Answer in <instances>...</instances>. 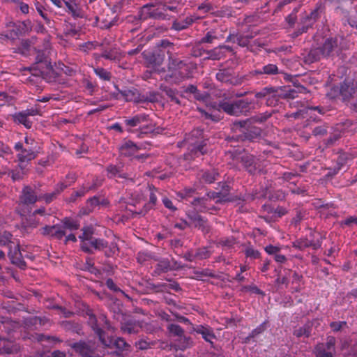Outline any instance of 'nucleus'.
Wrapping results in <instances>:
<instances>
[{"mask_svg": "<svg viewBox=\"0 0 357 357\" xmlns=\"http://www.w3.org/2000/svg\"><path fill=\"white\" fill-rule=\"evenodd\" d=\"M192 331L201 335L205 342L209 343L211 347H214L213 340L216 339V335L212 327L208 325H197L192 327Z\"/></svg>", "mask_w": 357, "mask_h": 357, "instance_id": "f8f14e48", "label": "nucleus"}, {"mask_svg": "<svg viewBox=\"0 0 357 357\" xmlns=\"http://www.w3.org/2000/svg\"><path fill=\"white\" fill-rule=\"evenodd\" d=\"M267 327L268 321H264L262 324L251 331V336H255V337H257L260 334L263 333L267 329Z\"/></svg>", "mask_w": 357, "mask_h": 357, "instance_id": "338daca9", "label": "nucleus"}, {"mask_svg": "<svg viewBox=\"0 0 357 357\" xmlns=\"http://www.w3.org/2000/svg\"><path fill=\"white\" fill-rule=\"evenodd\" d=\"M107 176L109 178H113L116 176L119 178H128L127 174H121L120 168L114 165H109L106 168Z\"/></svg>", "mask_w": 357, "mask_h": 357, "instance_id": "ea45409f", "label": "nucleus"}, {"mask_svg": "<svg viewBox=\"0 0 357 357\" xmlns=\"http://www.w3.org/2000/svg\"><path fill=\"white\" fill-rule=\"evenodd\" d=\"M159 343V340H151L147 337H142L135 342V346L138 350H147L155 347Z\"/></svg>", "mask_w": 357, "mask_h": 357, "instance_id": "a878e982", "label": "nucleus"}, {"mask_svg": "<svg viewBox=\"0 0 357 357\" xmlns=\"http://www.w3.org/2000/svg\"><path fill=\"white\" fill-rule=\"evenodd\" d=\"M36 153L31 149H23L17 154V159L20 165H24L36 158Z\"/></svg>", "mask_w": 357, "mask_h": 357, "instance_id": "473e14b6", "label": "nucleus"}, {"mask_svg": "<svg viewBox=\"0 0 357 357\" xmlns=\"http://www.w3.org/2000/svg\"><path fill=\"white\" fill-rule=\"evenodd\" d=\"M158 264H156L153 273V275L158 276L162 273H167L172 271L178 270L183 268L181 262H178L174 259L169 260L167 258L158 259Z\"/></svg>", "mask_w": 357, "mask_h": 357, "instance_id": "423d86ee", "label": "nucleus"}, {"mask_svg": "<svg viewBox=\"0 0 357 357\" xmlns=\"http://www.w3.org/2000/svg\"><path fill=\"white\" fill-rule=\"evenodd\" d=\"M149 191H150L149 201V203L147 204V205L145 206V207H146L148 209H151L153 207H154L156 205L157 201H158V198H157V195H156L157 189L155 188H154L153 186H152V187L150 186Z\"/></svg>", "mask_w": 357, "mask_h": 357, "instance_id": "5fc2aeb1", "label": "nucleus"}, {"mask_svg": "<svg viewBox=\"0 0 357 357\" xmlns=\"http://www.w3.org/2000/svg\"><path fill=\"white\" fill-rule=\"evenodd\" d=\"M218 175V173L214 169L206 171L202 170L198 174V176L201 181L209 184L215 182V181L217 180Z\"/></svg>", "mask_w": 357, "mask_h": 357, "instance_id": "bb28decb", "label": "nucleus"}, {"mask_svg": "<svg viewBox=\"0 0 357 357\" xmlns=\"http://www.w3.org/2000/svg\"><path fill=\"white\" fill-rule=\"evenodd\" d=\"M90 245L93 247V249L102 251L104 247H107V241L103 238H93L90 242Z\"/></svg>", "mask_w": 357, "mask_h": 357, "instance_id": "864d4df0", "label": "nucleus"}, {"mask_svg": "<svg viewBox=\"0 0 357 357\" xmlns=\"http://www.w3.org/2000/svg\"><path fill=\"white\" fill-rule=\"evenodd\" d=\"M87 315L89 316V324L94 333L98 336L100 341L105 346L109 347L112 344L120 350H127L130 345L123 337H117L114 340L112 339H105V333L100 327L103 324L102 326L107 329H110L111 326L109 321L107 320L105 314H100L98 318L91 312V310L87 311Z\"/></svg>", "mask_w": 357, "mask_h": 357, "instance_id": "f257e3e1", "label": "nucleus"}, {"mask_svg": "<svg viewBox=\"0 0 357 357\" xmlns=\"http://www.w3.org/2000/svg\"><path fill=\"white\" fill-rule=\"evenodd\" d=\"M153 8L154 5L153 4H146L144 6L141 8V10L139 14V19L142 20H146L148 18H150Z\"/></svg>", "mask_w": 357, "mask_h": 357, "instance_id": "603ef678", "label": "nucleus"}, {"mask_svg": "<svg viewBox=\"0 0 357 357\" xmlns=\"http://www.w3.org/2000/svg\"><path fill=\"white\" fill-rule=\"evenodd\" d=\"M63 226L65 228L69 229L70 230H77L79 227V223L77 220L65 218L63 220Z\"/></svg>", "mask_w": 357, "mask_h": 357, "instance_id": "052dcab7", "label": "nucleus"}, {"mask_svg": "<svg viewBox=\"0 0 357 357\" xmlns=\"http://www.w3.org/2000/svg\"><path fill=\"white\" fill-rule=\"evenodd\" d=\"M255 74L276 75L279 73L278 68L274 64H268L264 66L261 70L255 71Z\"/></svg>", "mask_w": 357, "mask_h": 357, "instance_id": "49530a36", "label": "nucleus"}, {"mask_svg": "<svg viewBox=\"0 0 357 357\" xmlns=\"http://www.w3.org/2000/svg\"><path fill=\"white\" fill-rule=\"evenodd\" d=\"M60 326L66 331H70L77 334H80L82 331V325L73 321H62Z\"/></svg>", "mask_w": 357, "mask_h": 357, "instance_id": "2f4dec72", "label": "nucleus"}, {"mask_svg": "<svg viewBox=\"0 0 357 357\" xmlns=\"http://www.w3.org/2000/svg\"><path fill=\"white\" fill-rule=\"evenodd\" d=\"M292 273V271L291 269L284 268L283 270V273H279L275 280V282L277 284H284L286 287L288 286L289 282V278H291V275Z\"/></svg>", "mask_w": 357, "mask_h": 357, "instance_id": "58836bf2", "label": "nucleus"}, {"mask_svg": "<svg viewBox=\"0 0 357 357\" xmlns=\"http://www.w3.org/2000/svg\"><path fill=\"white\" fill-rule=\"evenodd\" d=\"M40 195H37L35 190L30 186L26 185L22 188L20 197V204L23 205H33L40 201Z\"/></svg>", "mask_w": 357, "mask_h": 357, "instance_id": "ddd939ff", "label": "nucleus"}, {"mask_svg": "<svg viewBox=\"0 0 357 357\" xmlns=\"http://www.w3.org/2000/svg\"><path fill=\"white\" fill-rule=\"evenodd\" d=\"M58 195L59 194L55 190H54L52 192L50 193L40 195V200H44L46 204H50L52 201H54L57 197Z\"/></svg>", "mask_w": 357, "mask_h": 357, "instance_id": "774afa93", "label": "nucleus"}, {"mask_svg": "<svg viewBox=\"0 0 357 357\" xmlns=\"http://www.w3.org/2000/svg\"><path fill=\"white\" fill-rule=\"evenodd\" d=\"M321 57V50L319 48L312 49L306 53L301 54L300 59L305 64H311L318 61Z\"/></svg>", "mask_w": 357, "mask_h": 357, "instance_id": "412c9836", "label": "nucleus"}, {"mask_svg": "<svg viewBox=\"0 0 357 357\" xmlns=\"http://www.w3.org/2000/svg\"><path fill=\"white\" fill-rule=\"evenodd\" d=\"M233 160L236 162H241L244 168L250 174H255L260 173L262 171V166L259 159L254 155L248 153L243 155H233Z\"/></svg>", "mask_w": 357, "mask_h": 357, "instance_id": "20e7f679", "label": "nucleus"}, {"mask_svg": "<svg viewBox=\"0 0 357 357\" xmlns=\"http://www.w3.org/2000/svg\"><path fill=\"white\" fill-rule=\"evenodd\" d=\"M269 115L257 116L245 121H235L231 127V130L234 132H241L242 134H259V129L255 126V123L265 121Z\"/></svg>", "mask_w": 357, "mask_h": 357, "instance_id": "7ed1b4c3", "label": "nucleus"}, {"mask_svg": "<svg viewBox=\"0 0 357 357\" xmlns=\"http://www.w3.org/2000/svg\"><path fill=\"white\" fill-rule=\"evenodd\" d=\"M337 40L336 38H328L325 40L323 46L319 48L321 55L324 56H332L335 52L338 51Z\"/></svg>", "mask_w": 357, "mask_h": 357, "instance_id": "f3484780", "label": "nucleus"}, {"mask_svg": "<svg viewBox=\"0 0 357 357\" xmlns=\"http://www.w3.org/2000/svg\"><path fill=\"white\" fill-rule=\"evenodd\" d=\"M167 16V13H164L163 10L162 9L161 5L157 8H153L151 12V15L150 18H153L154 20H165Z\"/></svg>", "mask_w": 357, "mask_h": 357, "instance_id": "4d7b16f0", "label": "nucleus"}, {"mask_svg": "<svg viewBox=\"0 0 357 357\" xmlns=\"http://www.w3.org/2000/svg\"><path fill=\"white\" fill-rule=\"evenodd\" d=\"M105 284H106L107 287L109 290H111L114 292H116V293L119 292L123 296H125L126 298H128V300H129V301L131 300V298L128 294H126L123 290H121L119 287H118L116 286V284L114 283V282L113 281V280L112 278L107 279Z\"/></svg>", "mask_w": 357, "mask_h": 357, "instance_id": "8fccbe9b", "label": "nucleus"}, {"mask_svg": "<svg viewBox=\"0 0 357 357\" xmlns=\"http://www.w3.org/2000/svg\"><path fill=\"white\" fill-rule=\"evenodd\" d=\"M167 328L169 333L176 338L185 333L183 328L176 324H169Z\"/></svg>", "mask_w": 357, "mask_h": 357, "instance_id": "3c124183", "label": "nucleus"}, {"mask_svg": "<svg viewBox=\"0 0 357 357\" xmlns=\"http://www.w3.org/2000/svg\"><path fill=\"white\" fill-rule=\"evenodd\" d=\"M196 190L192 188H185L177 192V196L182 199L188 200V199L193 197Z\"/></svg>", "mask_w": 357, "mask_h": 357, "instance_id": "6e6d98bb", "label": "nucleus"}, {"mask_svg": "<svg viewBox=\"0 0 357 357\" xmlns=\"http://www.w3.org/2000/svg\"><path fill=\"white\" fill-rule=\"evenodd\" d=\"M222 52L218 49L215 48L213 50L206 51L204 59L218 60L220 59Z\"/></svg>", "mask_w": 357, "mask_h": 357, "instance_id": "0e129e2a", "label": "nucleus"}, {"mask_svg": "<svg viewBox=\"0 0 357 357\" xmlns=\"http://www.w3.org/2000/svg\"><path fill=\"white\" fill-rule=\"evenodd\" d=\"M143 327V323L134 319H129L124 323H121V331L123 333L136 334L140 331V328Z\"/></svg>", "mask_w": 357, "mask_h": 357, "instance_id": "6ab92c4d", "label": "nucleus"}, {"mask_svg": "<svg viewBox=\"0 0 357 357\" xmlns=\"http://www.w3.org/2000/svg\"><path fill=\"white\" fill-rule=\"evenodd\" d=\"M39 69L37 70L36 64H33L31 67L29 68H24V70H29L31 71L32 75L41 77L47 82H52L56 77V73L54 72L53 67L50 63H43V64L39 65Z\"/></svg>", "mask_w": 357, "mask_h": 357, "instance_id": "6e6552de", "label": "nucleus"}, {"mask_svg": "<svg viewBox=\"0 0 357 357\" xmlns=\"http://www.w3.org/2000/svg\"><path fill=\"white\" fill-rule=\"evenodd\" d=\"M324 238L325 236H321L319 238L314 241L307 237H302L294 241L292 243V247L301 251L310 247L316 250L321 247L322 241Z\"/></svg>", "mask_w": 357, "mask_h": 357, "instance_id": "9b49d317", "label": "nucleus"}, {"mask_svg": "<svg viewBox=\"0 0 357 357\" xmlns=\"http://www.w3.org/2000/svg\"><path fill=\"white\" fill-rule=\"evenodd\" d=\"M70 346L82 357H91V350L86 342L79 341L72 344Z\"/></svg>", "mask_w": 357, "mask_h": 357, "instance_id": "b1692460", "label": "nucleus"}, {"mask_svg": "<svg viewBox=\"0 0 357 357\" xmlns=\"http://www.w3.org/2000/svg\"><path fill=\"white\" fill-rule=\"evenodd\" d=\"M40 231L43 236H48L59 240L66 236L65 231L62 229L61 226L58 225L53 226L46 225L42 227Z\"/></svg>", "mask_w": 357, "mask_h": 357, "instance_id": "a211bd4d", "label": "nucleus"}, {"mask_svg": "<svg viewBox=\"0 0 357 357\" xmlns=\"http://www.w3.org/2000/svg\"><path fill=\"white\" fill-rule=\"evenodd\" d=\"M324 6L323 3H319L317 5L316 8L312 11L310 15H307L304 21L303 24H312V25L317 21L319 17L320 14L324 11Z\"/></svg>", "mask_w": 357, "mask_h": 357, "instance_id": "c756f323", "label": "nucleus"}, {"mask_svg": "<svg viewBox=\"0 0 357 357\" xmlns=\"http://www.w3.org/2000/svg\"><path fill=\"white\" fill-rule=\"evenodd\" d=\"M191 205L194 206V210L197 212L206 213L215 210V207L209 202L208 197L206 196L203 197L194 198L190 202Z\"/></svg>", "mask_w": 357, "mask_h": 357, "instance_id": "4468645a", "label": "nucleus"}, {"mask_svg": "<svg viewBox=\"0 0 357 357\" xmlns=\"http://www.w3.org/2000/svg\"><path fill=\"white\" fill-rule=\"evenodd\" d=\"M351 158V155L349 153H340L337 159L335 166L340 167V169H341L347 163V161Z\"/></svg>", "mask_w": 357, "mask_h": 357, "instance_id": "13d9d810", "label": "nucleus"}, {"mask_svg": "<svg viewBox=\"0 0 357 357\" xmlns=\"http://www.w3.org/2000/svg\"><path fill=\"white\" fill-rule=\"evenodd\" d=\"M339 90L343 100L349 99L355 92L353 84L350 82H344L340 85Z\"/></svg>", "mask_w": 357, "mask_h": 357, "instance_id": "7c9ffc66", "label": "nucleus"}, {"mask_svg": "<svg viewBox=\"0 0 357 357\" xmlns=\"http://www.w3.org/2000/svg\"><path fill=\"white\" fill-rule=\"evenodd\" d=\"M306 91V89L301 85L295 86V89H289L285 91V92L282 89V93L284 94V96L281 98H295L297 97L298 93H304Z\"/></svg>", "mask_w": 357, "mask_h": 357, "instance_id": "c03bdc74", "label": "nucleus"}, {"mask_svg": "<svg viewBox=\"0 0 357 357\" xmlns=\"http://www.w3.org/2000/svg\"><path fill=\"white\" fill-rule=\"evenodd\" d=\"M8 257L11 263L21 269H25L26 264L24 261L22 255L20 250V245L15 244V247L8 252Z\"/></svg>", "mask_w": 357, "mask_h": 357, "instance_id": "2eb2a0df", "label": "nucleus"}, {"mask_svg": "<svg viewBox=\"0 0 357 357\" xmlns=\"http://www.w3.org/2000/svg\"><path fill=\"white\" fill-rule=\"evenodd\" d=\"M121 94L127 101L142 102V96L136 89H125L120 91Z\"/></svg>", "mask_w": 357, "mask_h": 357, "instance_id": "cd10ccee", "label": "nucleus"}, {"mask_svg": "<svg viewBox=\"0 0 357 357\" xmlns=\"http://www.w3.org/2000/svg\"><path fill=\"white\" fill-rule=\"evenodd\" d=\"M251 102L241 99L233 102L220 101L217 105L219 111H223L229 115L238 116L250 110Z\"/></svg>", "mask_w": 357, "mask_h": 357, "instance_id": "f03ea898", "label": "nucleus"}, {"mask_svg": "<svg viewBox=\"0 0 357 357\" xmlns=\"http://www.w3.org/2000/svg\"><path fill=\"white\" fill-rule=\"evenodd\" d=\"M216 78L218 81L225 83H229L233 86L241 84L243 77L236 75L233 68H227L219 70L216 74Z\"/></svg>", "mask_w": 357, "mask_h": 357, "instance_id": "0eeeda50", "label": "nucleus"}, {"mask_svg": "<svg viewBox=\"0 0 357 357\" xmlns=\"http://www.w3.org/2000/svg\"><path fill=\"white\" fill-rule=\"evenodd\" d=\"M236 243V240L233 236L220 238L218 245L228 248H232Z\"/></svg>", "mask_w": 357, "mask_h": 357, "instance_id": "69168bd1", "label": "nucleus"}, {"mask_svg": "<svg viewBox=\"0 0 357 357\" xmlns=\"http://www.w3.org/2000/svg\"><path fill=\"white\" fill-rule=\"evenodd\" d=\"M218 185L221 187V190L219 192H222L223 195H221V199L217 200L216 203L234 202V200H236L234 197H232L229 195L230 187L228 184L225 183H219Z\"/></svg>", "mask_w": 357, "mask_h": 357, "instance_id": "c85d7f7f", "label": "nucleus"}, {"mask_svg": "<svg viewBox=\"0 0 357 357\" xmlns=\"http://www.w3.org/2000/svg\"><path fill=\"white\" fill-rule=\"evenodd\" d=\"M145 149L142 144H135L131 141H126L123 143L119 148L121 155L130 157L134 155L137 151Z\"/></svg>", "mask_w": 357, "mask_h": 357, "instance_id": "dca6fc26", "label": "nucleus"}, {"mask_svg": "<svg viewBox=\"0 0 357 357\" xmlns=\"http://www.w3.org/2000/svg\"><path fill=\"white\" fill-rule=\"evenodd\" d=\"M36 113L35 110H26L13 115V119L15 122L23 124L26 128H30L32 123L29 120L28 117L29 116L35 115Z\"/></svg>", "mask_w": 357, "mask_h": 357, "instance_id": "aec40b11", "label": "nucleus"}, {"mask_svg": "<svg viewBox=\"0 0 357 357\" xmlns=\"http://www.w3.org/2000/svg\"><path fill=\"white\" fill-rule=\"evenodd\" d=\"M102 56L109 60H119L120 59V53L118 52L116 50H104L102 54Z\"/></svg>", "mask_w": 357, "mask_h": 357, "instance_id": "bf43d9fd", "label": "nucleus"}, {"mask_svg": "<svg viewBox=\"0 0 357 357\" xmlns=\"http://www.w3.org/2000/svg\"><path fill=\"white\" fill-rule=\"evenodd\" d=\"M273 93V97H282L284 96V94L282 93V89L274 87H266L263 89L260 92H258L255 94V97L257 98H261L265 97L268 94Z\"/></svg>", "mask_w": 357, "mask_h": 357, "instance_id": "f704fd0d", "label": "nucleus"}, {"mask_svg": "<svg viewBox=\"0 0 357 357\" xmlns=\"http://www.w3.org/2000/svg\"><path fill=\"white\" fill-rule=\"evenodd\" d=\"M15 244H19L13 235L7 231L0 232V246H7L9 250L15 247Z\"/></svg>", "mask_w": 357, "mask_h": 357, "instance_id": "4be33fe9", "label": "nucleus"}, {"mask_svg": "<svg viewBox=\"0 0 357 357\" xmlns=\"http://www.w3.org/2000/svg\"><path fill=\"white\" fill-rule=\"evenodd\" d=\"M211 252L206 247L198 248L195 252V257L197 259H205L209 258Z\"/></svg>", "mask_w": 357, "mask_h": 357, "instance_id": "680f3d73", "label": "nucleus"}, {"mask_svg": "<svg viewBox=\"0 0 357 357\" xmlns=\"http://www.w3.org/2000/svg\"><path fill=\"white\" fill-rule=\"evenodd\" d=\"M166 52L162 49L153 52H144L142 55L149 67H158L164 61Z\"/></svg>", "mask_w": 357, "mask_h": 357, "instance_id": "1a4fd4ad", "label": "nucleus"}, {"mask_svg": "<svg viewBox=\"0 0 357 357\" xmlns=\"http://www.w3.org/2000/svg\"><path fill=\"white\" fill-rule=\"evenodd\" d=\"M194 22L192 17H188L184 20H174L172 24V29L176 31H181L188 28Z\"/></svg>", "mask_w": 357, "mask_h": 357, "instance_id": "79ce46f5", "label": "nucleus"}, {"mask_svg": "<svg viewBox=\"0 0 357 357\" xmlns=\"http://www.w3.org/2000/svg\"><path fill=\"white\" fill-rule=\"evenodd\" d=\"M136 259L137 262L142 265H145L151 260H158L155 253L147 250H143L138 252Z\"/></svg>", "mask_w": 357, "mask_h": 357, "instance_id": "393cba45", "label": "nucleus"}, {"mask_svg": "<svg viewBox=\"0 0 357 357\" xmlns=\"http://www.w3.org/2000/svg\"><path fill=\"white\" fill-rule=\"evenodd\" d=\"M194 345L192 339L183 333L175 340V348L178 350L184 351Z\"/></svg>", "mask_w": 357, "mask_h": 357, "instance_id": "5701e85b", "label": "nucleus"}, {"mask_svg": "<svg viewBox=\"0 0 357 357\" xmlns=\"http://www.w3.org/2000/svg\"><path fill=\"white\" fill-rule=\"evenodd\" d=\"M82 234L79 236V238L81 241H90L93 238V235L94 234V229L91 226L84 227L82 229Z\"/></svg>", "mask_w": 357, "mask_h": 357, "instance_id": "de8ad7c7", "label": "nucleus"}, {"mask_svg": "<svg viewBox=\"0 0 357 357\" xmlns=\"http://www.w3.org/2000/svg\"><path fill=\"white\" fill-rule=\"evenodd\" d=\"M336 130L340 132H357V122L353 123L349 120L337 124Z\"/></svg>", "mask_w": 357, "mask_h": 357, "instance_id": "72a5a7b5", "label": "nucleus"}, {"mask_svg": "<svg viewBox=\"0 0 357 357\" xmlns=\"http://www.w3.org/2000/svg\"><path fill=\"white\" fill-rule=\"evenodd\" d=\"M96 207H100V197L93 196L87 200L86 206L83 209L82 213L88 215L93 211Z\"/></svg>", "mask_w": 357, "mask_h": 357, "instance_id": "e433bc0d", "label": "nucleus"}, {"mask_svg": "<svg viewBox=\"0 0 357 357\" xmlns=\"http://www.w3.org/2000/svg\"><path fill=\"white\" fill-rule=\"evenodd\" d=\"M160 89L168 98H170L171 101L176 102L177 105H181V102L176 96L178 93L176 90L163 85H161Z\"/></svg>", "mask_w": 357, "mask_h": 357, "instance_id": "a19ab883", "label": "nucleus"}, {"mask_svg": "<svg viewBox=\"0 0 357 357\" xmlns=\"http://www.w3.org/2000/svg\"><path fill=\"white\" fill-rule=\"evenodd\" d=\"M167 54L169 55L168 69L172 72V77L185 78L188 76V67L187 64L172 56V54L168 50Z\"/></svg>", "mask_w": 357, "mask_h": 357, "instance_id": "39448f33", "label": "nucleus"}, {"mask_svg": "<svg viewBox=\"0 0 357 357\" xmlns=\"http://www.w3.org/2000/svg\"><path fill=\"white\" fill-rule=\"evenodd\" d=\"M24 165H19L16 169L12 170L10 173H8V176L10 175L11 178L13 181H20L23 178V176L24 174Z\"/></svg>", "mask_w": 357, "mask_h": 357, "instance_id": "09e8293b", "label": "nucleus"}, {"mask_svg": "<svg viewBox=\"0 0 357 357\" xmlns=\"http://www.w3.org/2000/svg\"><path fill=\"white\" fill-rule=\"evenodd\" d=\"M314 354L316 357H333V352L328 351L323 343H319L316 345Z\"/></svg>", "mask_w": 357, "mask_h": 357, "instance_id": "a18cd8bd", "label": "nucleus"}, {"mask_svg": "<svg viewBox=\"0 0 357 357\" xmlns=\"http://www.w3.org/2000/svg\"><path fill=\"white\" fill-rule=\"evenodd\" d=\"M96 189V185L93 187H86V186H82L79 189L75 190L69 198L68 199V202H75L77 198L82 197L85 195L86 192H88L89 190Z\"/></svg>", "mask_w": 357, "mask_h": 357, "instance_id": "4c0bfd02", "label": "nucleus"}, {"mask_svg": "<svg viewBox=\"0 0 357 357\" xmlns=\"http://www.w3.org/2000/svg\"><path fill=\"white\" fill-rule=\"evenodd\" d=\"M102 251H104L105 255L107 257H112L118 254L119 247L115 241L110 243L107 241V247H104V250Z\"/></svg>", "mask_w": 357, "mask_h": 357, "instance_id": "37998d69", "label": "nucleus"}, {"mask_svg": "<svg viewBox=\"0 0 357 357\" xmlns=\"http://www.w3.org/2000/svg\"><path fill=\"white\" fill-rule=\"evenodd\" d=\"M186 215L188 218L190 220V224L195 227L201 230L204 234L209 232L210 226L208 220L200 215L197 211L189 210Z\"/></svg>", "mask_w": 357, "mask_h": 357, "instance_id": "9d476101", "label": "nucleus"}, {"mask_svg": "<svg viewBox=\"0 0 357 357\" xmlns=\"http://www.w3.org/2000/svg\"><path fill=\"white\" fill-rule=\"evenodd\" d=\"M312 332V324L308 322L305 324L303 326L299 327L298 328H296L293 334L296 337H301L303 336L305 337H309L311 335Z\"/></svg>", "mask_w": 357, "mask_h": 357, "instance_id": "c9c22d12", "label": "nucleus"}, {"mask_svg": "<svg viewBox=\"0 0 357 357\" xmlns=\"http://www.w3.org/2000/svg\"><path fill=\"white\" fill-rule=\"evenodd\" d=\"M50 61L48 60L47 56L45 55V54L43 51H38V54L36 57V61L33 64H36V68H37V70H40L39 65L43 64V63H50Z\"/></svg>", "mask_w": 357, "mask_h": 357, "instance_id": "e2e57ef3", "label": "nucleus"}]
</instances>
